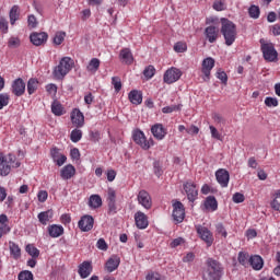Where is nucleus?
<instances>
[{
	"mask_svg": "<svg viewBox=\"0 0 280 280\" xmlns=\"http://www.w3.org/2000/svg\"><path fill=\"white\" fill-rule=\"evenodd\" d=\"M217 78L222 82V84H226V82H229V75H226V72L222 70L217 72Z\"/></svg>",
	"mask_w": 280,
	"mask_h": 280,
	"instance_id": "nucleus-57",
	"label": "nucleus"
},
{
	"mask_svg": "<svg viewBox=\"0 0 280 280\" xmlns=\"http://www.w3.org/2000/svg\"><path fill=\"white\" fill-rule=\"evenodd\" d=\"M210 132L212 139H217L218 141H222V135H220V131L214 126H210Z\"/></svg>",
	"mask_w": 280,
	"mask_h": 280,
	"instance_id": "nucleus-55",
	"label": "nucleus"
},
{
	"mask_svg": "<svg viewBox=\"0 0 280 280\" xmlns=\"http://www.w3.org/2000/svg\"><path fill=\"white\" fill-rule=\"evenodd\" d=\"M186 50H187V44L186 43L177 42L174 45V51H176L177 54H185Z\"/></svg>",
	"mask_w": 280,
	"mask_h": 280,
	"instance_id": "nucleus-50",
	"label": "nucleus"
},
{
	"mask_svg": "<svg viewBox=\"0 0 280 280\" xmlns=\"http://www.w3.org/2000/svg\"><path fill=\"white\" fill-rule=\"evenodd\" d=\"M200 240H202L207 246L213 245V233H211L206 226H202L200 224L195 226Z\"/></svg>",
	"mask_w": 280,
	"mask_h": 280,
	"instance_id": "nucleus-8",
	"label": "nucleus"
},
{
	"mask_svg": "<svg viewBox=\"0 0 280 280\" xmlns=\"http://www.w3.org/2000/svg\"><path fill=\"white\" fill-rule=\"evenodd\" d=\"M180 108H183V105L165 106L162 108V113H164V115H167L170 113H175L176 110H180Z\"/></svg>",
	"mask_w": 280,
	"mask_h": 280,
	"instance_id": "nucleus-49",
	"label": "nucleus"
},
{
	"mask_svg": "<svg viewBox=\"0 0 280 280\" xmlns=\"http://www.w3.org/2000/svg\"><path fill=\"white\" fill-rule=\"evenodd\" d=\"M119 58L124 65H132V62H135V57H132L130 48H122L120 50Z\"/></svg>",
	"mask_w": 280,
	"mask_h": 280,
	"instance_id": "nucleus-26",
	"label": "nucleus"
},
{
	"mask_svg": "<svg viewBox=\"0 0 280 280\" xmlns=\"http://www.w3.org/2000/svg\"><path fill=\"white\" fill-rule=\"evenodd\" d=\"M10 24L15 25L16 21L21 19V9L19 5H13L9 12Z\"/></svg>",
	"mask_w": 280,
	"mask_h": 280,
	"instance_id": "nucleus-31",
	"label": "nucleus"
},
{
	"mask_svg": "<svg viewBox=\"0 0 280 280\" xmlns=\"http://www.w3.org/2000/svg\"><path fill=\"white\" fill-rule=\"evenodd\" d=\"M246 237H247V240H255V237H257V230L248 229L246 231Z\"/></svg>",
	"mask_w": 280,
	"mask_h": 280,
	"instance_id": "nucleus-64",
	"label": "nucleus"
},
{
	"mask_svg": "<svg viewBox=\"0 0 280 280\" xmlns=\"http://www.w3.org/2000/svg\"><path fill=\"white\" fill-rule=\"evenodd\" d=\"M8 104H10V94L1 93L0 94V110H2V108H5V106H8Z\"/></svg>",
	"mask_w": 280,
	"mask_h": 280,
	"instance_id": "nucleus-46",
	"label": "nucleus"
},
{
	"mask_svg": "<svg viewBox=\"0 0 280 280\" xmlns=\"http://www.w3.org/2000/svg\"><path fill=\"white\" fill-rule=\"evenodd\" d=\"M248 14H249L250 19H258L259 15L261 14V11L259 10V8L257 5L253 4L248 9Z\"/></svg>",
	"mask_w": 280,
	"mask_h": 280,
	"instance_id": "nucleus-45",
	"label": "nucleus"
},
{
	"mask_svg": "<svg viewBox=\"0 0 280 280\" xmlns=\"http://www.w3.org/2000/svg\"><path fill=\"white\" fill-rule=\"evenodd\" d=\"M215 178L217 183H219L221 187H229V180H231V175L229 174V171H226L225 168H219L215 172Z\"/></svg>",
	"mask_w": 280,
	"mask_h": 280,
	"instance_id": "nucleus-16",
	"label": "nucleus"
},
{
	"mask_svg": "<svg viewBox=\"0 0 280 280\" xmlns=\"http://www.w3.org/2000/svg\"><path fill=\"white\" fill-rule=\"evenodd\" d=\"M224 277V267L220 261L208 258L206 260V267L201 271L202 280H222Z\"/></svg>",
	"mask_w": 280,
	"mask_h": 280,
	"instance_id": "nucleus-1",
	"label": "nucleus"
},
{
	"mask_svg": "<svg viewBox=\"0 0 280 280\" xmlns=\"http://www.w3.org/2000/svg\"><path fill=\"white\" fill-rule=\"evenodd\" d=\"M50 156L58 167H62L67 163V155L62 154L57 147L50 149Z\"/></svg>",
	"mask_w": 280,
	"mask_h": 280,
	"instance_id": "nucleus-15",
	"label": "nucleus"
},
{
	"mask_svg": "<svg viewBox=\"0 0 280 280\" xmlns=\"http://www.w3.org/2000/svg\"><path fill=\"white\" fill-rule=\"evenodd\" d=\"M51 113L56 115V117H62L65 115V107L58 101H54L51 104Z\"/></svg>",
	"mask_w": 280,
	"mask_h": 280,
	"instance_id": "nucleus-35",
	"label": "nucleus"
},
{
	"mask_svg": "<svg viewBox=\"0 0 280 280\" xmlns=\"http://www.w3.org/2000/svg\"><path fill=\"white\" fill-rule=\"evenodd\" d=\"M96 248H98V250H108V244H106L104 238H100L96 243Z\"/></svg>",
	"mask_w": 280,
	"mask_h": 280,
	"instance_id": "nucleus-61",
	"label": "nucleus"
},
{
	"mask_svg": "<svg viewBox=\"0 0 280 280\" xmlns=\"http://www.w3.org/2000/svg\"><path fill=\"white\" fill-rule=\"evenodd\" d=\"M138 202L144 209H152V197L150 196V192H148L145 190H140L139 191Z\"/></svg>",
	"mask_w": 280,
	"mask_h": 280,
	"instance_id": "nucleus-21",
	"label": "nucleus"
},
{
	"mask_svg": "<svg viewBox=\"0 0 280 280\" xmlns=\"http://www.w3.org/2000/svg\"><path fill=\"white\" fill-rule=\"evenodd\" d=\"M27 23H28V27H31V30H34V27H37V25H38V21L36 20L35 15H28Z\"/></svg>",
	"mask_w": 280,
	"mask_h": 280,
	"instance_id": "nucleus-58",
	"label": "nucleus"
},
{
	"mask_svg": "<svg viewBox=\"0 0 280 280\" xmlns=\"http://www.w3.org/2000/svg\"><path fill=\"white\" fill-rule=\"evenodd\" d=\"M9 250H10V255H11V257H13V259H21V247H19V244L10 241L9 242Z\"/></svg>",
	"mask_w": 280,
	"mask_h": 280,
	"instance_id": "nucleus-33",
	"label": "nucleus"
},
{
	"mask_svg": "<svg viewBox=\"0 0 280 280\" xmlns=\"http://www.w3.org/2000/svg\"><path fill=\"white\" fill-rule=\"evenodd\" d=\"M38 89V80L30 79L27 82V93L28 95H34Z\"/></svg>",
	"mask_w": 280,
	"mask_h": 280,
	"instance_id": "nucleus-40",
	"label": "nucleus"
},
{
	"mask_svg": "<svg viewBox=\"0 0 280 280\" xmlns=\"http://www.w3.org/2000/svg\"><path fill=\"white\" fill-rule=\"evenodd\" d=\"M215 231H217V235H221V237H224L225 240L226 237H229V233L226 232V228H224V224L218 223L215 225Z\"/></svg>",
	"mask_w": 280,
	"mask_h": 280,
	"instance_id": "nucleus-47",
	"label": "nucleus"
},
{
	"mask_svg": "<svg viewBox=\"0 0 280 280\" xmlns=\"http://www.w3.org/2000/svg\"><path fill=\"white\" fill-rule=\"evenodd\" d=\"M65 234V228L62 225L52 224L48 226V235L50 237H60V235Z\"/></svg>",
	"mask_w": 280,
	"mask_h": 280,
	"instance_id": "nucleus-29",
	"label": "nucleus"
},
{
	"mask_svg": "<svg viewBox=\"0 0 280 280\" xmlns=\"http://www.w3.org/2000/svg\"><path fill=\"white\" fill-rule=\"evenodd\" d=\"M100 65H101V61L98 58H92L86 66V71L89 73L95 74L100 70Z\"/></svg>",
	"mask_w": 280,
	"mask_h": 280,
	"instance_id": "nucleus-34",
	"label": "nucleus"
},
{
	"mask_svg": "<svg viewBox=\"0 0 280 280\" xmlns=\"http://www.w3.org/2000/svg\"><path fill=\"white\" fill-rule=\"evenodd\" d=\"M132 139L137 145H140L142 150H150V143L148 142V138H145V133L140 129L135 130L132 133Z\"/></svg>",
	"mask_w": 280,
	"mask_h": 280,
	"instance_id": "nucleus-11",
	"label": "nucleus"
},
{
	"mask_svg": "<svg viewBox=\"0 0 280 280\" xmlns=\"http://www.w3.org/2000/svg\"><path fill=\"white\" fill-rule=\"evenodd\" d=\"M135 222L137 229L144 230L147 226H150V221H148V215L145 213L138 211L135 213Z\"/></svg>",
	"mask_w": 280,
	"mask_h": 280,
	"instance_id": "nucleus-23",
	"label": "nucleus"
},
{
	"mask_svg": "<svg viewBox=\"0 0 280 280\" xmlns=\"http://www.w3.org/2000/svg\"><path fill=\"white\" fill-rule=\"evenodd\" d=\"M203 205L207 211H218V199L214 196H208Z\"/></svg>",
	"mask_w": 280,
	"mask_h": 280,
	"instance_id": "nucleus-30",
	"label": "nucleus"
},
{
	"mask_svg": "<svg viewBox=\"0 0 280 280\" xmlns=\"http://www.w3.org/2000/svg\"><path fill=\"white\" fill-rule=\"evenodd\" d=\"M112 84H113L116 93H119V91H121V79L119 77H113Z\"/></svg>",
	"mask_w": 280,
	"mask_h": 280,
	"instance_id": "nucleus-52",
	"label": "nucleus"
},
{
	"mask_svg": "<svg viewBox=\"0 0 280 280\" xmlns=\"http://www.w3.org/2000/svg\"><path fill=\"white\" fill-rule=\"evenodd\" d=\"M11 93H13L15 97L25 95V81H23L21 78L15 79L11 85Z\"/></svg>",
	"mask_w": 280,
	"mask_h": 280,
	"instance_id": "nucleus-13",
	"label": "nucleus"
},
{
	"mask_svg": "<svg viewBox=\"0 0 280 280\" xmlns=\"http://www.w3.org/2000/svg\"><path fill=\"white\" fill-rule=\"evenodd\" d=\"M221 34L225 40V45L231 47L237 39V26L231 20L221 18Z\"/></svg>",
	"mask_w": 280,
	"mask_h": 280,
	"instance_id": "nucleus-2",
	"label": "nucleus"
},
{
	"mask_svg": "<svg viewBox=\"0 0 280 280\" xmlns=\"http://www.w3.org/2000/svg\"><path fill=\"white\" fill-rule=\"evenodd\" d=\"M81 279H86L91 272H93V265H91V261L85 260L81 265H79V270H78Z\"/></svg>",
	"mask_w": 280,
	"mask_h": 280,
	"instance_id": "nucleus-25",
	"label": "nucleus"
},
{
	"mask_svg": "<svg viewBox=\"0 0 280 280\" xmlns=\"http://www.w3.org/2000/svg\"><path fill=\"white\" fill-rule=\"evenodd\" d=\"M70 118H71V122L73 124V126H75V128L84 127V114L80 112L79 108H74L71 112Z\"/></svg>",
	"mask_w": 280,
	"mask_h": 280,
	"instance_id": "nucleus-17",
	"label": "nucleus"
},
{
	"mask_svg": "<svg viewBox=\"0 0 280 280\" xmlns=\"http://www.w3.org/2000/svg\"><path fill=\"white\" fill-rule=\"evenodd\" d=\"M18 167H21V162L16 160V155L12 153L5 155L0 152V176H10V172Z\"/></svg>",
	"mask_w": 280,
	"mask_h": 280,
	"instance_id": "nucleus-3",
	"label": "nucleus"
},
{
	"mask_svg": "<svg viewBox=\"0 0 280 280\" xmlns=\"http://www.w3.org/2000/svg\"><path fill=\"white\" fill-rule=\"evenodd\" d=\"M67 37V33L60 31L55 34L54 44L55 45H62L65 43V38Z\"/></svg>",
	"mask_w": 280,
	"mask_h": 280,
	"instance_id": "nucleus-44",
	"label": "nucleus"
},
{
	"mask_svg": "<svg viewBox=\"0 0 280 280\" xmlns=\"http://www.w3.org/2000/svg\"><path fill=\"white\" fill-rule=\"evenodd\" d=\"M95 224V219H93L92 215L85 214L81 217V219L78 222V228L83 233H89V231H93V226Z\"/></svg>",
	"mask_w": 280,
	"mask_h": 280,
	"instance_id": "nucleus-9",
	"label": "nucleus"
},
{
	"mask_svg": "<svg viewBox=\"0 0 280 280\" xmlns=\"http://www.w3.org/2000/svg\"><path fill=\"white\" fill-rule=\"evenodd\" d=\"M119 264H121V258H119V256L117 255H112L107 261L105 262V271L106 272H115V270H117V268H119Z\"/></svg>",
	"mask_w": 280,
	"mask_h": 280,
	"instance_id": "nucleus-18",
	"label": "nucleus"
},
{
	"mask_svg": "<svg viewBox=\"0 0 280 280\" xmlns=\"http://www.w3.org/2000/svg\"><path fill=\"white\" fill-rule=\"evenodd\" d=\"M183 187L189 202H196L198 199V188L194 182H186Z\"/></svg>",
	"mask_w": 280,
	"mask_h": 280,
	"instance_id": "nucleus-10",
	"label": "nucleus"
},
{
	"mask_svg": "<svg viewBox=\"0 0 280 280\" xmlns=\"http://www.w3.org/2000/svg\"><path fill=\"white\" fill-rule=\"evenodd\" d=\"M215 67V59L208 57L203 59L201 63V72L203 73V81L209 82L211 80V70Z\"/></svg>",
	"mask_w": 280,
	"mask_h": 280,
	"instance_id": "nucleus-7",
	"label": "nucleus"
},
{
	"mask_svg": "<svg viewBox=\"0 0 280 280\" xmlns=\"http://www.w3.org/2000/svg\"><path fill=\"white\" fill-rule=\"evenodd\" d=\"M73 59L71 57H63L59 61V65L55 67L52 71L54 78L56 80H65V77L73 69Z\"/></svg>",
	"mask_w": 280,
	"mask_h": 280,
	"instance_id": "nucleus-4",
	"label": "nucleus"
},
{
	"mask_svg": "<svg viewBox=\"0 0 280 280\" xmlns=\"http://www.w3.org/2000/svg\"><path fill=\"white\" fill-rule=\"evenodd\" d=\"M37 198L39 202H47V198H49V194L47 190H40L37 194Z\"/></svg>",
	"mask_w": 280,
	"mask_h": 280,
	"instance_id": "nucleus-59",
	"label": "nucleus"
},
{
	"mask_svg": "<svg viewBox=\"0 0 280 280\" xmlns=\"http://www.w3.org/2000/svg\"><path fill=\"white\" fill-rule=\"evenodd\" d=\"M145 280H163V276L159 272L151 271L145 276Z\"/></svg>",
	"mask_w": 280,
	"mask_h": 280,
	"instance_id": "nucleus-56",
	"label": "nucleus"
},
{
	"mask_svg": "<svg viewBox=\"0 0 280 280\" xmlns=\"http://www.w3.org/2000/svg\"><path fill=\"white\" fill-rule=\"evenodd\" d=\"M270 207L273 211H278V213H280V189L275 192Z\"/></svg>",
	"mask_w": 280,
	"mask_h": 280,
	"instance_id": "nucleus-38",
	"label": "nucleus"
},
{
	"mask_svg": "<svg viewBox=\"0 0 280 280\" xmlns=\"http://www.w3.org/2000/svg\"><path fill=\"white\" fill-rule=\"evenodd\" d=\"M82 139V130L73 129L70 133V140L72 143H78Z\"/></svg>",
	"mask_w": 280,
	"mask_h": 280,
	"instance_id": "nucleus-42",
	"label": "nucleus"
},
{
	"mask_svg": "<svg viewBox=\"0 0 280 280\" xmlns=\"http://www.w3.org/2000/svg\"><path fill=\"white\" fill-rule=\"evenodd\" d=\"M0 32L8 34V20L5 18H0Z\"/></svg>",
	"mask_w": 280,
	"mask_h": 280,
	"instance_id": "nucleus-60",
	"label": "nucleus"
},
{
	"mask_svg": "<svg viewBox=\"0 0 280 280\" xmlns=\"http://www.w3.org/2000/svg\"><path fill=\"white\" fill-rule=\"evenodd\" d=\"M128 97L131 104H136V106H139L143 102V94L137 90L129 92Z\"/></svg>",
	"mask_w": 280,
	"mask_h": 280,
	"instance_id": "nucleus-32",
	"label": "nucleus"
},
{
	"mask_svg": "<svg viewBox=\"0 0 280 280\" xmlns=\"http://www.w3.org/2000/svg\"><path fill=\"white\" fill-rule=\"evenodd\" d=\"M249 266H252L253 270H261L264 268V258L259 255L249 257Z\"/></svg>",
	"mask_w": 280,
	"mask_h": 280,
	"instance_id": "nucleus-28",
	"label": "nucleus"
},
{
	"mask_svg": "<svg viewBox=\"0 0 280 280\" xmlns=\"http://www.w3.org/2000/svg\"><path fill=\"white\" fill-rule=\"evenodd\" d=\"M151 133L153 135L154 139H156V141H163V139L167 137V129L165 126H163V124L158 122L151 127Z\"/></svg>",
	"mask_w": 280,
	"mask_h": 280,
	"instance_id": "nucleus-14",
	"label": "nucleus"
},
{
	"mask_svg": "<svg viewBox=\"0 0 280 280\" xmlns=\"http://www.w3.org/2000/svg\"><path fill=\"white\" fill-rule=\"evenodd\" d=\"M107 205L109 213H117V194L114 189H108Z\"/></svg>",
	"mask_w": 280,
	"mask_h": 280,
	"instance_id": "nucleus-22",
	"label": "nucleus"
},
{
	"mask_svg": "<svg viewBox=\"0 0 280 280\" xmlns=\"http://www.w3.org/2000/svg\"><path fill=\"white\" fill-rule=\"evenodd\" d=\"M182 244H185V238L177 237L171 242L170 246L171 248H177V246H180Z\"/></svg>",
	"mask_w": 280,
	"mask_h": 280,
	"instance_id": "nucleus-62",
	"label": "nucleus"
},
{
	"mask_svg": "<svg viewBox=\"0 0 280 280\" xmlns=\"http://www.w3.org/2000/svg\"><path fill=\"white\" fill-rule=\"evenodd\" d=\"M205 36L209 43L213 44L220 38V28L213 25L207 26L205 28Z\"/></svg>",
	"mask_w": 280,
	"mask_h": 280,
	"instance_id": "nucleus-20",
	"label": "nucleus"
},
{
	"mask_svg": "<svg viewBox=\"0 0 280 280\" xmlns=\"http://www.w3.org/2000/svg\"><path fill=\"white\" fill-rule=\"evenodd\" d=\"M75 176V166L68 164L63 166L60 171V177L62 180H71Z\"/></svg>",
	"mask_w": 280,
	"mask_h": 280,
	"instance_id": "nucleus-24",
	"label": "nucleus"
},
{
	"mask_svg": "<svg viewBox=\"0 0 280 280\" xmlns=\"http://www.w3.org/2000/svg\"><path fill=\"white\" fill-rule=\"evenodd\" d=\"M182 77H183V71H180V69L173 67L165 71L163 81L166 84H174V82H178V80H180Z\"/></svg>",
	"mask_w": 280,
	"mask_h": 280,
	"instance_id": "nucleus-6",
	"label": "nucleus"
},
{
	"mask_svg": "<svg viewBox=\"0 0 280 280\" xmlns=\"http://www.w3.org/2000/svg\"><path fill=\"white\" fill-rule=\"evenodd\" d=\"M8 47H10V49H16L21 47V38L14 36L10 37L8 40Z\"/></svg>",
	"mask_w": 280,
	"mask_h": 280,
	"instance_id": "nucleus-43",
	"label": "nucleus"
},
{
	"mask_svg": "<svg viewBox=\"0 0 280 280\" xmlns=\"http://www.w3.org/2000/svg\"><path fill=\"white\" fill-rule=\"evenodd\" d=\"M25 250L31 257H33V259H38V257H40V250L32 244L26 245Z\"/></svg>",
	"mask_w": 280,
	"mask_h": 280,
	"instance_id": "nucleus-39",
	"label": "nucleus"
},
{
	"mask_svg": "<svg viewBox=\"0 0 280 280\" xmlns=\"http://www.w3.org/2000/svg\"><path fill=\"white\" fill-rule=\"evenodd\" d=\"M102 139L100 131H90V140L93 141V143H97Z\"/></svg>",
	"mask_w": 280,
	"mask_h": 280,
	"instance_id": "nucleus-63",
	"label": "nucleus"
},
{
	"mask_svg": "<svg viewBox=\"0 0 280 280\" xmlns=\"http://www.w3.org/2000/svg\"><path fill=\"white\" fill-rule=\"evenodd\" d=\"M156 73V69L154 66L150 65L143 70V75L147 78V80H152Z\"/></svg>",
	"mask_w": 280,
	"mask_h": 280,
	"instance_id": "nucleus-41",
	"label": "nucleus"
},
{
	"mask_svg": "<svg viewBox=\"0 0 280 280\" xmlns=\"http://www.w3.org/2000/svg\"><path fill=\"white\" fill-rule=\"evenodd\" d=\"M233 202H235V205H240L242 202H244V200H246V198L244 197V194L241 192H235L232 197Z\"/></svg>",
	"mask_w": 280,
	"mask_h": 280,
	"instance_id": "nucleus-54",
	"label": "nucleus"
},
{
	"mask_svg": "<svg viewBox=\"0 0 280 280\" xmlns=\"http://www.w3.org/2000/svg\"><path fill=\"white\" fill-rule=\"evenodd\" d=\"M19 280H34V273H32V271H22L19 273L18 277Z\"/></svg>",
	"mask_w": 280,
	"mask_h": 280,
	"instance_id": "nucleus-51",
	"label": "nucleus"
},
{
	"mask_svg": "<svg viewBox=\"0 0 280 280\" xmlns=\"http://www.w3.org/2000/svg\"><path fill=\"white\" fill-rule=\"evenodd\" d=\"M260 49L267 62H277V59L279 58V52H277V49H275V44L272 43L261 44Z\"/></svg>",
	"mask_w": 280,
	"mask_h": 280,
	"instance_id": "nucleus-5",
	"label": "nucleus"
},
{
	"mask_svg": "<svg viewBox=\"0 0 280 280\" xmlns=\"http://www.w3.org/2000/svg\"><path fill=\"white\" fill-rule=\"evenodd\" d=\"M89 206L92 209H100V207H102V197H100V195H92L89 200Z\"/></svg>",
	"mask_w": 280,
	"mask_h": 280,
	"instance_id": "nucleus-36",
	"label": "nucleus"
},
{
	"mask_svg": "<svg viewBox=\"0 0 280 280\" xmlns=\"http://www.w3.org/2000/svg\"><path fill=\"white\" fill-rule=\"evenodd\" d=\"M213 10H217V12H222L226 10V4H224V1L222 0H215L213 2Z\"/></svg>",
	"mask_w": 280,
	"mask_h": 280,
	"instance_id": "nucleus-53",
	"label": "nucleus"
},
{
	"mask_svg": "<svg viewBox=\"0 0 280 280\" xmlns=\"http://www.w3.org/2000/svg\"><path fill=\"white\" fill-rule=\"evenodd\" d=\"M37 219L40 224H43V226H47V224H49V222H51V220L54 219V210L39 212Z\"/></svg>",
	"mask_w": 280,
	"mask_h": 280,
	"instance_id": "nucleus-27",
	"label": "nucleus"
},
{
	"mask_svg": "<svg viewBox=\"0 0 280 280\" xmlns=\"http://www.w3.org/2000/svg\"><path fill=\"white\" fill-rule=\"evenodd\" d=\"M265 105L268 106V108H277V106H279V101L275 97L267 96L265 98Z\"/></svg>",
	"mask_w": 280,
	"mask_h": 280,
	"instance_id": "nucleus-48",
	"label": "nucleus"
},
{
	"mask_svg": "<svg viewBox=\"0 0 280 280\" xmlns=\"http://www.w3.org/2000/svg\"><path fill=\"white\" fill-rule=\"evenodd\" d=\"M237 261L241 264V266H244L245 268L250 264V256L248 253L240 252L237 256Z\"/></svg>",
	"mask_w": 280,
	"mask_h": 280,
	"instance_id": "nucleus-37",
	"label": "nucleus"
},
{
	"mask_svg": "<svg viewBox=\"0 0 280 280\" xmlns=\"http://www.w3.org/2000/svg\"><path fill=\"white\" fill-rule=\"evenodd\" d=\"M49 38V35L45 32L42 33H32L30 35L31 43L35 45V47H40V45H45Z\"/></svg>",
	"mask_w": 280,
	"mask_h": 280,
	"instance_id": "nucleus-19",
	"label": "nucleus"
},
{
	"mask_svg": "<svg viewBox=\"0 0 280 280\" xmlns=\"http://www.w3.org/2000/svg\"><path fill=\"white\" fill-rule=\"evenodd\" d=\"M173 220L177 222V224H180L183 220H185V206H183V202L176 201L173 203Z\"/></svg>",
	"mask_w": 280,
	"mask_h": 280,
	"instance_id": "nucleus-12",
	"label": "nucleus"
}]
</instances>
